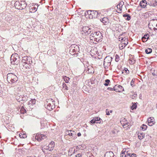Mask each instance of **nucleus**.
Wrapping results in <instances>:
<instances>
[{"label":"nucleus","mask_w":157,"mask_h":157,"mask_svg":"<svg viewBox=\"0 0 157 157\" xmlns=\"http://www.w3.org/2000/svg\"><path fill=\"white\" fill-rule=\"evenodd\" d=\"M95 119H96V122L97 121L96 123H100V121L99 122L100 120V118H98V117H96V118H95Z\"/></svg>","instance_id":"nucleus-46"},{"label":"nucleus","mask_w":157,"mask_h":157,"mask_svg":"<svg viewBox=\"0 0 157 157\" xmlns=\"http://www.w3.org/2000/svg\"><path fill=\"white\" fill-rule=\"evenodd\" d=\"M34 136L33 137H35V139L38 141H40L46 137L45 135L39 133H37L36 135H34Z\"/></svg>","instance_id":"nucleus-11"},{"label":"nucleus","mask_w":157,"mask_h":157,"mask_svg":"<svg viewBox=\"0 0 157 157\" xmlns=\"http://www.w3.org/2000/svg\"><path fill=\"white\" fill-rule=\"evenodd\" d=\"M21 61L23 63L26 64H31L32 63L31 58L27 56L23 57Z\"/></svg>","instance_id":"nucleus-10"},{"label":"nucleus","mask_w":157,"mask_h":157,"mask_svg":"<svg viewBox=\"0 0 157 157\" xmlns=\"http://www.w3.org/2000/svg\"><path fill=\"white\" fill-rule=\"evenodd\" d=\"M151 5L153 6H157V2L155 1H153L152 3L151 4Z\"/></svg>","instance_id":"nucleus-37"},{"label":"nucleus","mask_w":157,"mask_h":157,"mask_svg":"<svg viewBox=\"0 0 157 157\" xmlns=\"http://www.w3.org/2000/svg\"><path fill=\"white\" fill-rule=\"evenodd\" d=\"M117 8H120V10L121 11V10L122 9H121V7L120 6V5H118L117 6Z\"/></svg>","instance_id":"nucleus-57"},{"label":"nucleus","mask_w":157,"mask_h":157,"mask_svg":"<svg viewBox=\"0 0 157 157\" xmlns=\"http://www.w3.org/2000/svg\"><path fill=\"white\" fill-rule=\"evenodd\" d=\"M127 157H136V155L134 153H132L128 152Z\"/></svg>","instance_id":"nucleus-28"},{"label":"nucleus","mask_w":157,"mask_h":157,"mask_svg":"<svg viewBox=\"0 0 157 157\" xmlns=\"http://www.w3.org/2000/svg\"><path fill=\"white\" fill-rule=\"evenodd\" d=\"M152 51V50L151 48H147L145 50V52L147 54L151 53Z\"/></svg>","instance_id":"nucleus-29"},{"label":"nucleus","mask_w":157,"mask_h":157,"mask_svg":"<svg viewBox=\"0 0 157 157\" xmlns=\"http://www.w3.org/2000/svg\"><path fill=\"white\" fill-rule=\"evenodd\" d=\"M29 103L32 104H34L35 103L36 100L35 99H32L30 100L29 102Z\"/></svg>","instance_id":"nucleus-38"},{"label":"nucleus","mask_w":157,"mask_h":157,"mask_svg":"<svg viewBox=\"0 0 157 157\" xmlns=\"http://www.w3.org/2000/svg\"><path fill=\"white\" fill-rule=\"evenodd\" d=\"M138 137L139 139H142L144 137V134L143 133H139L138 134Z\"/></svg>","instance_id":"nucleus-26"},{"label":"nucleus","mask_w":157,"mask_h":157,"mask_svg":"<svg viewBox=\"0 0 157 157\" xmlns=\"http://www.w3.org/2000/svg\"><path fill=\"white\" fill-rule=\"evenodd\" d=\"M109 112L110 113H112V112H113V111L112 110H110V111H109Z\"/></svg>","instance_id":"nucleus-62"},{"label":"nucleus","mask_w":157,"mask_h":157,"mask_svg":"<svg viewBox=\"0 0 157 157\" xmlns=\"http://www.w3.org/2000/svg\"><path fill=\"white\" fill-rule=\"evenodd\" d=\"M107 90H111V91L114 90V87L113 88H112L111 87H108L107 88Z\"/></svg>","instance_id":"nucleus-53"},{"label":"nucleus","mask_w":157,"mask_h":157,"mask_svg":"<svg viewBox=\"0 0 157 157\" xmlns=\"http://www.w3.org/2000/svg\"><path fill=\"white\" fill-rule=\"evenodd\" d=\"M130 62H130V63L131 64H133L135 63V60L134 59H132L130 60Z\"/></svg>","instance_id":"nucleus-48"},{"label":"nucleus","mask_w":157,"mask_h":157,"mask_svg":"<svg viewBox=\"0 0 157 157\" xmlns=\"http://www.w3.org/2000/svg\"><path fill=\"white\" fill-rule=\"evenodd\" d=\"M6 20L11 25H14L16 24V23L15 22L13 23V21H12V18L11 16H8L6 17Z\"/></svg>","instance_id":"nucleus-17"},{"label":"nucleus","mask_w":157,"mask_h":157,"mask_svg":"<svg viewBox=\"0 0 157 157\" xmlns=\"http://www.w3.org/2000/svg\"><path fill=\"white\" fill-rule=\"evenodd\" d=\"M146 40L147 39H145L144 38V37H143L142 38V40L143 42H146L147 41Z\"/></svg>","instance_id":"nucleus-55"},{"label":"nucleus","mask_w":157,"mask_h":157,"mask_svg":"<svg viewBox=\"0 0 157 157\" xmlns=\"http://www.w3.org/2000/svg\"><path fill=\"white\" fill-rule=\"evenodd\" d=\"M152 75H153V76H156L157 75L155 74V73L154 72H153L152 73Z\"/></svg>","instance_id":"nucleus-60"},{"label":"nucleus","mask_w":157,"mask_h":157,"mask_svg":"<svg viewBox=\"0 0 157 157\" xmlns=\"http://www.w3.org/2000/svg\"><path fill=\"white\" fill-rule=\"evenodd\" d=\"M30 11L31 12H35L37 10V8L34 6L31 7L29 9Z\"/></svg>","instance_id":"nucleus-25"},{"label":"nucleus","mask_w":157,"mask_h":157,"mask_svg":"<svg viewBox=\"0 0 157 157\" xmlns=\"http://www.w3.org/2000/svg\"><path fill=\"white\" fill-rule=\"evenodd\" d=\"M151 25H154V26H153V27H154L155 26H155L154 27L153 29L154 30H157V24H155V23H153V24H152V23L150 22L149 24V26H150Z\"/></svg>","instance_id":"nucleus-30"},{"label":"nucleus","mask_w":157,"mask_h":157,"mask_svg":"<svg viewBox=\"0 0 157 157\" xmlns=\"http://www.w3.org/2000/svg\"><path fill=\"white\" fill-rule=\"evenodd\" d=\"M147 128V126L145 124H143L142 125L141 128V130L143 131L145 130Z\"/></svg>","instance_id":"nucleus-31"},{"label":"nucleus","mask_w":157,"mask_h":157,"mask_svg":"<svg viewBox=\"0 0 157 157\" xmlns=\"http://www.w3.org/2000/svg\"><path fill=\"white\" fill-rule=\"evenodd\" d=\"M147 1L146 0H142L140 2V5L142 7L144 8L146 6Z\"/></svg>","instance_id":"nucleus-23"},{"label":"nucleus","mask_w":157,"mask_h":157,"mask_svg":"<svg viewBox=\"0 0 157 157\" xmlns=\"http://www.w3.org/2000/svg\"><path fill=\"white\" fill-rule=\"evenodd\" d=\"M45 108L51 111L55 108L53 101L52 99L46 100V103L45 104Z\"/></svg>","instance_id":"nucleus-5"},{"label":"nucleus","mask_w":157,"mask_h":157,"mask_svg":"<svg viewBox=\"0 0 157 157\" xmlns=\"http://www.w3.org/2000/svg\"><path fill=\"white\" fill-rule=\"evenodd\" d=\"M77 151L75 150V149L74 148V150L73 152L71 153V154H70V155H71L72 154H74L75 153H77Z\"/></svg>","instance_id":"nucleus-47"},{"label":"nucleus","mask_w":157,"mask_h":157,"mask_svg":"<svg viewBox=\"0 0 157 157\" xmlns=\"http://www.w3.org/2000/svg\"><path fill=\"white\" fill-rule=\"evenodd\" d=\"M114 90L116 92H122L124 91V89L122 86L119 85H116L114 87Z\"/></svg>","instance_id":"nucleus-15"},{"label":"nucleus","mask_w":157,"mask_h":157,"mask_svg":"<svg viewBox=\"0 0 157 157\" xmlns=\"http://www.w3.org/2000/svg\"><path fill=\"white\" fill-rule=\"evenodd\" d=\"M31 64H25L23 65V66L24 67H25L26 68H29L30 67Z\"/></svg>","instance_id":"nucleus-42"},{"label":"nucleus","mask_w":157,"mask_h":157,"mask_svg":"<svg viewBox=\"0 0 157 157\" xmlns=\"http://www.w3.org/2000/svg\"><path fill=\"white\" fill-rule=\"evenodd\" d=\"M63 79L66 83H67L70 79V78L66 76H64L63 77Z\"/></svg>","instance_id":"nucleus-27"},{"label":"nucleus","mask_w":157,"mask_h":157,"mask_svg":"<svg viewBox=\"0 0 157 157\" xmlns=\"http://www.w3.org/2000/svg\"><path fill=\"white\" fill-rule=\"evenodd\" d=\"M135 80V78H133L131 82V85L132 87H133L135 86L134 84V82Z\"/></svg>","instance_id":"nucleus-36"},{"label":"nucleus","mask_w":157,"mask_h":157,"mask_svg":"<svg viewBox=\"0 0 157 157\" xmlns=\"http://www.w3.org/2000/svg\"><path fill=\"white\" fill-rule=\"evenodd\" d=\"M148 125L150 126H152L155 124L154 118L153 117H150L147 119Z\"/></svg>","instance_id":"nucleus-16"},{"label":"nucleus","mask_w":157,"mask_h":157,"mask_svg":"<svg viewBox=\"0 0 157 157\" xmlns=\"http://www.w3.org/2000/svg\"><path fill=\"white\" fill-rule=\"evenodd\" d=\"M137 94H134L132 96V98H135L136 97Z\"/></svg>","instance_id":"nucleus-56"},{"label":"nucleus","mask_w":157,"mask_h":157,"mask_svg":"<svg viewBox=\"0 0 157 157\" xmlns=\"http://www.w3.org/2000/svg\"><path fill=\"white\" fill-rule=\"evenodd\" d=\"M91 29L88 26H85L82 27L81 31V33L83 35H87L90 33Z\"/></svg>","instance_id":"nucleus-9"},{"label":"nucleus","mask_w":157,"mask_h":157,"mask_svg":"<svg viewBox=\"0 0 157 157\" xmlns=\"http://www.w3.org/2000/svg\"><path fill=\"white\" fill-rule=\"evenodd\" d=\"M85 15L88 16L90 19L95 18L99 16V14L97 11L88 10L85 12Z\"/></svg>","instance_id":"nucleus-4"},{"label":"nucleus","mask_w":157,"mask_h":157,"mask_svg":"<svg viewBox=\"0 0 157 157\" xmlns=\"http://www.w3.org/2000/svg\"><path fill=\"white\" fill-rule=\"evenodd\" d=\"M120 60V57L117 54L115 56V61L116 62H118Z\"/></svg>","instance_id":"nucleus-34"},{"label":"nucleus","mask_w":157,"mask_h":157,"mask_svg":"<svg viewBox=\"0 0 157 157\" xmlns=\"http://www.w3.org/2000/svg\"><path fill=\"white\" fill-rule=\"evenodd\" d=\"M63 88H64L66 90H68V87L67 86V85L63 83Z\"/></svg>","instance_id":"nucleus-44"},{"label":"nucleus","mask_w":157,"mask_h":157,"mask_svg":"<svg viewBox=\"0 0 157 157\" xmlns=\"http://www.w3.org/2000/svg\"><path fill=\"white\" fill-rule=\"evenodd\" d=\"M106 114L107 115H110L108 109H106Z\"/></svg>","instance_id":"nucleus-52"},{"label":"nucleus","mask_w":157,"mask_h":157,"mask_svg":"<svg viewBox=\"0 0 157 157\" xmlns=\"http://www.w3.org/2000/svg\"><path fill=\"white\" fill-rule=\"evenodd\" d=\"M120 123L124 128L127 129L128 128L129 123L125 118H122V120L120 121Z\"/></svg>","instance_id":"nucleus-14"},{"label":"nucleus","mask_w":157,"mask_h":157,"mask_svg":"<svg viewBox=\"0 0 157 157\" xmlns=\"http://www.w3.org/2000/svg\"><path fill=\"white\" fill-rule=\"evenodd\" d=\"M32 157V156H30V157Z\"/></svg>","instance_id":"nucleus-63"},{"label":"nucleus","mask_w":157,"mask_h":157,"mask_svg":"<svg viewBox=\"0 0 157 157\" xmlns=\"http://www.w3.org/2000/svg\"><path fill=\"white\" fill-rule=\"evenodd\" d=\"M90 123L91 124H94V123L96 122V119H95V118H94L93 119H92L90 121Z\"/></svg>","instance_id":"nucleus-45"},{"label":"nucleus","mask_w":157,"mask_h":157,"mask_svg":"<svg viewBox=\"0 0 157 157\" xmlns=\"http://www.w3.org/2000/svg\"><path fill=\"white\" fill-rule=\"evenodd\" d=\"M18 4L19 6H20L19 9L21 10L25 8L27 5L25 2L23 1H21L20 3L17 2H16L15 3V5H17Z\"/></svg>","instance_id":"nucleus-13"},{"label":"nucleus","mask_w":157,"mask_h":157,"mask_svg":"<svg viewBox=\"0 0 157 157\" xmlns=\"http://www.w3.org/2000/svg\"><path fill=\"white\" fill-rule=\"evenodd\" d=\"M119 40L121 41V43L126 46L128 44V39L127 37H122L120 36L119 38Z\"/></svg>","instance_id":"nucleus-12"},{"label":"nucleus","mask_w":157,"mask_h":157,"mask_svg":"<svg viewBox=\"0 0 157 157\" xmlns=\"http://www.w3.org/2000/svg\"><path fill=\"white\" fill-rule=\"evenodd\" d=\"M75 157H82V155L80 153H77L75 155Z\"/></svg>","instance_id":"nucleus-49"},{"label":"nucleus","mask_w":157,"mask_h":157,"mask_svg":"<svg viewBox=\"0 0 157 157\" xmlns=\"http://www.w3.org/2000/svg\"><path fill=\"white\" fill-rule=\"evenodd\" d=\"M100 21L105 25L108 24L109 22V20L107 17H104L103 18L101 19Z\"/></svg>","instance_id":"nucleus-18"},{"label":"nucleus","mask_w":157,"mask_h":157,"mask_svg":"<svg viewBox=\"0 0 157 157\" xmlns=\"http://www.w3.org/2000/svg\"><path fill=\"white\" fill-rule=\"evenodd\" d=\"M113 153L111 151H109L105 153V157H113Z\"/></svg>","instance_id":"nucleus-21"},{"label":"nucleus","mask_w":157,"mask_h":157,"mask_svg":"<svg viewBox=\"0 0 157 157\" xmlns=\"http://www.w3.org/2000/svg\"><path fill=\"white\" fill-rule=\"evenodd\" d=\"M43 152H44V153H45V149H44V147H42V149H41Z\"/></svg>","instance_id":"nucleus-58"},{"label":"nucleus","mask_w":157,"mask_h":157,"mask_svg":"<svg viewBox=\"0 0 157 157\" xmlns=\"http://www.w3.org/2000/svg\"><path fill=\"white\" fill-rule=\"evenodd\" d=\"M21 97L18 95H17L16 97V98L17 100L18 101L20 102L21 101Z\"/></svg>","instance_id":"nucleus-43"},{"label":"nucleus","mask_w":157,"mask_h":157,"mask_svg":"<svg viewBox=\"0 0 157 157\" xmlns=\"http://www.w3.org/2000/svg\"><path fill=\"white\" fill-rule=\"evenodd\" d=\"M74 150V147H71L69 149L68 151L69 155H70V154H71V153L73 152Z\"/></svg>","instance_id":"nucleus-39"},{"label":"nucleus","mask_w":157,"mask_h":157,"mask_svg":"<svg viewBox=\"0 0 157 157\" xmlns=\"http://www.w3.org/2000/svg\"><path fill=\"white\" fill-rule=\"evenodd\" d=\"M86 72L87 73H94V68L91 66L88 67L86 70Z\"/></svg>","instance_id":"nucleus-19"},{"label":"nucleus","mask_w":157,"mask_h":157,"mask_svg":"<svg viewBox=\"0 0 157 157\" xmlns=\"http://www.w3.org/2000/svg\"><path fill=\"white\" fill-rule=\"evenodd\" d=\"M137 107V105L136 104L134 103L131 106V109L132 110H134V109H136Z\"/></svg>","instance_id":"nucleus-35"},{"label":"nucleus","mask_w":157,"mask_h":157,"mask_svg":"<svg viewBox=\"0 0 157 157\" xmlns=\"http://www.w3.org/2000/svg\"><path fill=\"white\" fill-rule=\"evenodd\" d=\"M113 58L109 56H107L105 58L104 61L103 65L105 68H108L111 64V62Z\"/></svg>","instance_id":"nucleus-6"},{"label":"nucleus","mask_w":157,"mask_h":157,"mask_svg":"<svg viewBox=\"0 0 157 157\" xmlns=\"http://www.w3.org/2000/svg\"><path fill=\"white\" fill-rule=\"evenodd\" d=\"M126 73L128 74L129 73V71L127 68H125L124 71Z\"/></svg>","instance_id":"nucleus-50"},{"label":"nucleus","mask_w":157,"mask_h":157,"mask_svg":"<svg viewBox=\"0 0 157 157\" xmlns=\"http://www.w3.org/2000/svg\"><path fill=\"white\" fill-rule=\"evenodd\" d=\"M21 101H24L26 99V98L25 97H22V96H21Z\"/></svg>","instance_id":"nucleus-54"},{"label":"nucleus","mask_w":157,"mask_h":157,"mask_svg":"<svg viewBox=\"0 0 157 157\" xmlns=\"http://www.w3.org/2000/svg\"><path fill=\"white\" fill-rule=\"evenodd\" d=\"M81 133L80 132H78L77 134V136H81Z\"/></svg>","instance_id":"nucleus-59"},{"label":"nucleus","mask_w":157,"mask_h":157,"mask_svg":"<svg viewBox=\"0 0 157 157\" xmlns=\"http://www.w3.org/2000/svg\"><path fill=\"white\" fill-rule=\"evenodd\" d=\"M105 83L104 84V85L105 86H107L110 82V81L109 79H107L105 80Z\"/></svg>","instance_id":"nucleus-33"},{"label":"nucleus","mask_w":157,"mask_h":157,"mask_svg":"<svg viewBox=\"0 0 157 157\" xmlns=\"http://www.w3.org/2000/svg\"><path fill=\"white\" fill-rule=\"evenodd\" d=\"M7 80L12 86L15 85L18 80V78L15 75L12 73H8L7 75Z\"/></svg>","instance_id":"nucleus-2"},{"label":"nucleus","mask_w":157,"mask_h":157,"mask_svg":"<svg viewBox=\"0 0 157 157\" xmlns=\"http://www.w3.org/2000/svg\"><path fill=\"white\" fill-rule=\"evenodd\" d=\"M17 55L12 56L10 58L11 62L12 64L17 65L19 62Z\"/></svg>","instance_id":"nucleus-7"},{"label":"nucleus","mask_w":157,"mask_h":157,"mask_svg":"<svg viewBox=\"0 0 157 157\" xmlns=\"http://www.w3.org/2000/svg\"><path fill=\"white\" fill-rule=\"evenodd\" d=\"M66 136H69L71 139H75L76 138V135L75 132L73 131L67 130L66 131Z\"/></svg>","instance_id":"nucleus-8"},{"label":"nucleus","mask_w":157,"mask_h":157,"mask_svg":"<svg viewBox=\"0 0 157 157\" xmlns=\"http://www.w3.org/2000/svg\"><path fill=\"white\" fill-rule=\"evenodd\" d=\"M149 35L148 34H145L143 37L145 39H147L146 40H147L149 38Z\"/></svg>","instance_id":"nucleus-41"},{"label":"nucleus","mask_w":157,"mask_h":157,"mask_svg":"<svg viewBox=\"0 0 157 157\" xmlns=\"http://www.w3.org/2000/svg\"><path fill=\"white\" fill-rule=\"evenodd\" d=\"M44 149L49 151H52L53 150V146H51L49 144L48 146H44Z\"/></svg>","instance_id":"nucleus-22"},{"label":"nucleus","mask_w":157,"mask_h":157,"mask_svg":"<svg viewBox=\"0 0 157 157\" xmlns=\"http://www.w3.org/2000/svg\"><path fill=\"white\" fill-rule=\"evenodd\" d=\"M126 46L122 44L121 43H120L119 45V49L121 50H122Z\"/></svg>","instance_id":"nucleus-32"},{"label":"nucleus","mask_w":157,"mask_h":157,"mask_svg":"<svg viewBox=\"0 0 157 157\" xmlns=\"http://www.w3.org/2000/svg\"><path fill=\"white\" fill-rule=\"evenodd\" d=\"M118 5H120V6L121 7V8L122 7V5L120 3Z\"/></svg>","instance_id":"nucleus-61"},{"label":"nucleus","mask_w":157,"mask_h":157,"mask_svg":"<svg viewBox=\"0 0 157 157\" xmlns=\"http://www.w3.org/2000/svg\"><path fill=\"white\" fill-rule=\"evenodd\" d=\"M19 136L21 138H25L26 137V136L25 134L23 135L21 133H20L19 134Z\"/></svg>","instance_id":"nucleus-40"},{"label":"nucleus","mask_w":157,"mask_h":157,"mask_svg":"<svg viewBox=\"0 0 157 157\" xmlns=\"http://www.w3.org/2000/svg\"><path fill=\"white\" fill-rule=\"evenodd\" d=\"M103 37L102 33L100 32H94L91 33L90 38L91 40H94L95 41L98 42L102 41Z\"/></svg>","instance_id":"nucleus-1"},{"label":"nucleus","mask_w":157,"mask_h":157,"mask_svg":"<svg viewBox=\"0 0 157 157\" xmlns=\"http://www.w3.org/2000/svg\"><path fill=\"white\" fill-rule=\"evenodd\" d=\"M128 151H126L125 150L124 151V150L122 151V153L121 154L120 157H127L128 156Z\"/></svg>","instance_id":"nucleus-20"},{"label":"nucleus","mask_w":157,"mask_h":157,"mask_svg":"<svg viewBox=\"0 0 157 157\" xmlns=\"http://www.w3.org/2000/svg\"><path fill=\"white\" fill-rule=\"evenodd\" d=\"M124 17L125 18V19L127 21H129L130 20L131 17V16L128 13H125L123 15Z\"/></svg>","instance_id":"nucleus-24"},{"label":"nucleus","mask_w":157,"mask_h":157,"mask_svg":"<svg viewBox=\"0 0 157 157\" xmlns=\"http://www.w3.org/2000/svg\"><path fill=\"white\" fill-rule=\"evenodd\" d=\"M49 145H50V146H53V148L54 147V142L52 141H51V143L49 144Z\"/></svg>","instance_id":"nucleus-51"},{"label":"nucleus","mask_w":157,"mask_h":157,"mask_svg":"<svg viewBox=\"0 0 157 157\" xmlns=\"http://www.w3.org/2000/svg\"><path fill=\"white\" fill-rule=\"evenodd\" d=\"M69 53L72 56H78L79 51V47L77 45H71L69 47Z\"/></svg>","instance_id":"nucleus-3"}]
</instances>
